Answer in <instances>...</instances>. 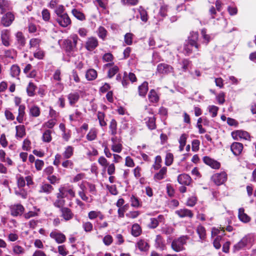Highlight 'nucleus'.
Listing matches in <instances>:
<instances>
[{"instance_id": "338daca9", "label": "nucleus", "mask_w": 256, "mask_h": 256, "mask_svg": "<svg viewBox=\"0 0 256 256\" xmlns=\"http://www.w3.org/2000/svg\"><path fill=\"white\" fill-rule=\"evenodd\" d=\"M64 7L62 5H58L56 8L55 12L57 15V16H58L60 15L64 14Z\"/></svg>"}, {"instance_id": "ddd939ff", "label": "nucleus", "mask_w": 256, "mask_h": 256, "mask_svg": "<svg viewBox=\"0 0 256 256\" xmlns=\"http://www.w3.org/2000/svg\"><path fill=\"white\" fill-rule=\"evenodd\" d=\"M98 46V40L94 37L88 38L86 42V48L87 50L92 51Z\"/></svg>"}, {"instance_id": "4be33fe9", "label": "nucleus", "mask_w": 256, "mask_h": 256, "mask_svg": "<svg viewBox=\"0 0 256 256\" xmlns=\"http://www.w3.org/2000/svg\"><path fill=\"white\" fill-rule=\"evenodd\" d=\"M148 82H144L138 88V93L140 96H145L148 91Z\"/></svg>"}, {"instance_id": "a211bd4d", "label": "nucleus", "mask_w": 256, "mask_h": 256, "mask_svg": "<svg viewBox=\"0 0 256 256\" xmlns=\"http://www.w3.org/2000/svg\"><path fill=\"white\" fill-rule=\"evenodd\" d=\"M167 168L165 166L162 168L154 176L155 180H160L164 179L167 176Z\"/></svg>"}, {"instance_id": "4468645a", "label": "nucleus", "mask_w": 256, "mask_h": 256, "mask_svg": "<svg viewBox=\"0 0 256 256\" xmlns=\"http://www.w3.org/2000/svg\"><path fill=\"white\" fill-rule=\"evenodd\" d=\"M61 212V216L66 220L68 221L72 220L74 217V214L72 210L67 208L64 207L60 210Z\"/></svg>"}, {"instance_id": "b1692460", "label": "nucleus", "mask_w": 256, "mask_h": 256, "mask_svg": "<svg viewBox=\"0 0 256 256\" xmlns=\"http://www.w3.org/2000/svg\"><path fill=\"white\" fill-rule=\"evenodd\" d=\"M74 148L72 146H68L65 148L64 151L62 153L64 158L66 159L70 158L74 154Z\"/></svg>"}, {"instance_id": "58836bf2", "label": "nucleus", "mask_w": 256, "mask_h": 256, "mask_svg": "<svg viewBox=\"0 0 256 256\" xmlns=\"http://www.w3.org/2000/svg\"><path fill=\"white\" fill-rule=\"evenodd\" d=\"M16 40L19 44L22 46L25 44L26 40L22 32H18L16 34Z\"/></svg>"}, {"instance_id": "0e129e2a", "label": "nucleus", "mask_w": 256, "mask_h": 256, "mask_svg": "<svg viewBox=\"0 0 256 256\" xmlns=\"http://www.w3.org/2000/svg\"><path fill=\"white\" fill-rule=\"evenodd\" d=\"M100 214V211L92 210L88 213V218L92 220L98 217V215Z\"/></svg>"}, {"instance_id": "37998d69", "label": "nucleus", "mask_w": 256, "mask_h": 256, "mask_svg": "<svg viewBox=\"0 0 256 256\" xmlns=\"http://www.w3.org/2000/svg\"><path fill=\"white\" fill-rule=\"evenodd\" d=\"M98 118L99 120L100 125L101 126H104L106 125V122L104 120L105 115L104 112H98Z\"/></svg>"}, {"instance_id": "8fccbe9b", "label": "nucleus", "mask_w": 256, "mask_h": 256, "mask_svg": "<svg viewBox=\"0 0 256 256\" xmlns=\"http://www.w3.org/2000/svg\"><path fill=\"white\" fill-rule=\"evenodd\" d=\"M246 244V240L245 238L241 240L238 244L234 245L235 250H238L244 248Z\"/></svg>"}, {"instance_id": "5fc2aeb1", "label": "nucleus", "mask_w": 256, "mask_h": 256, "mask_svg": "<svg viewBox=\"0 0 256 256\" xmlns=\"http://www.w3.org/2000/svg\"><path fill=\"white\" fill-rule=\"evenodd\" d=\"M131 206L134 207L138 208L140 206V202L138 198L134 196H132L130 198Z\"/></svg>"}, {"instance_id": "774afa93", "label": "nucleus", "mask_w": 256, "mask_h": 256, "mask_svg": "<svg viewBox=\"0 0 256 256\" xmlns=\"http://www.w3.org/2000/svg\"><path fill=\"white\" fill-rule=\"evenodd\" d=\"M44 166V162L40 160H36L35 161V167L37 170H42Z\"/></svg>"}, {"instance_id": "6ab92c4d", "label": "nucleus", "mask_w": 256, "mask_h": 256, "mask_svg": "<svg viewBox=\"0 0 256 256\" xmlns=\"http://www.w3.org/2000/svg\"><path fill=\"white\" fill-rule=\"evenodd\" d=\"M12 251L13 254L17 256H22L26 252V250L24 248L16 244L12 245Z\"/></svg>"}, {"instance_id": "e2e57ef3", "label": "nucleus", "mask_w": 256, "mask_h": 256, "mask_svg": "<svg viewBox=\"0 0 256 256\" xmlns=\"http://www.w3.org/2000/svg\"><path fill=\"white\" fill-rule=\"evenodd\" d=\"M47 179L50 181V182L52 184H55L56 183H58L60 180V178L57 177L54 175L48 176L47 178Z\"/></svg>"}, {"instance_id": "39448f33", "label": "nucleus", "mask_w": 256, "mask_h": 256, "mask_svg": "<svg viewBox=\"0 0 256 256\" xmlns=\"http://www.w3.org/2000/svg\"><path fill=\"white\" fill-rule=\"evenodd\" d=\"M173 68L166 64L162 63L158 65L156 74H168L173 72Z\"/></svg>"}, {"instance_id": "72a5a7b5", "label": "nucleus", "mask_w": 256, "mask_h": 256, "mask_svg": "<svg viewBox=\"0 0 256 256\" xmlns=\"http://www.w3.org/2000/svg\"><path fill=\"white\" fill-rule=\"evenodd\" d=\"M20 69L18 65L14 64L10 68V74L12 77H16L19 76Z\"/></svg>"}, {"instance_id": "79ce46f5", "label": "nucleus", "mask_w": 256, "mask_h": 256, "mask_svg": "<svg viewBox=\"0 0 256 256\" xmlns=\"http://www.w3.org/2000/svg\"><path fill=\"white\" fill-rule=\"evenodd\" d=\"M156 247L164 249V244L163 242L162 237L160 235H157L156 238Z\"/></svg>"}, {"instance_id": "f03ea898", "label": "nucleus", "mask_w": 256, "mask_h": 256, "mask_svg": "<svg viewBox=\"0 0 256 256\" xmlns=\"http://www.w3.org/2000/svg\"><path fill=\"white\" fill-rule=\"evenodd\" d=\"M188 238L186 236H182L174 240L171 244L172 248L176 252L184 250V245L186 243Z\"/></svg>"}, {"instance_id": "4d7b16f0", "label": "nucleus", "mask_w": 256, "mask_h": 256, "mask_svg": "<svg viewBox=\"0 0 256 256\" xmlns=\"http://www.w3.org/2000/svg\"><path fill=\"white\" fill-rule=\"evenodd\" d=\"M118 68L115 66L112 68H110L108 72V76L110 78H112L114 75H115L118 71Z\"/></svg>"}, {"instance_id": "393cba45", "label": "nucleus", "mask_w": 256, "mask_h": 256, "mask_svg": "<svg viewBox=\"0 0 256 256\" xmlns=\"http://www.w3.org/2000/svg\"><path fill=\"white\" fill-rule=\"evenodd\" d=\"M98 130L95 128H91L88 134H87L86 138V139L89 141H92L96 139L97 137Z\"/></svg>"}, {"instance_id": "c03bdc74", "label": "nucleus", "mask_w": 256, "mask_h": 256, "mask_svg": "<svg viewBox=\"0 0 256 256\" xmlns=\"http://www.w3.org/2000/svg\"><path fill=\"white\" fill-rule=\"evenodd\" d=\"M14 52L12 50H4L3 54L0 55V58L2 59L4 58H14Z\"/></svg>"}, {"instance_id": "69168bd1", "label": "nucleus", "mask_w": 256, "mask_h": 256, "mask_svg": "<svg viewBox=\"0 0 256 256\" xmlns=\"http://www.w3.org/2000/svg\"><path fill=\"white\" fill-rule=\"evenodd\" d=\"M133 34L131 33H127L124 36V42L128 45H130L132 42Z\"/></svg>"}, {"instance_id": "cd10ccee", "label": "nucleus", "mask_w": 256, "mask_h": 256, "mask_svg": "<svg viewBox=\"0 0 256 256\" xmlns=\"http://www.w3.org/2000/svg\"><path fill=\"white\" fill-rule=\"evenodd\" d=\"M146 120L147 126L150 130H154L156 128V118L154 116L148 117Z\"/></svg>"}, {"instance_id": "7c9ffc66", "label": "nucleus", "mask_w": 256, "mask_h": 256, "mask_svg": "<svg viewBox=\"0 0 256 256\" xmlns=\"http://www.w3.org/2000/svg\"><path fill=\"white\" fill-rule=\"evenodd\" d=\"M148 99L152 102H158L159 98L157 93L154 90H150L148 94Z\"/></svg>"}, {"instance_id": "052dcab7", "label": "nucleus", "mask_w": 256, "mask_h": 256, "mask_svg": "<svg viewBox=\"0 0 256 256\" xmlns=\"http://www.w3.org/2000/svg\"><path fill=\"white\" fill-rule=\"evenodd\" d=\"M98 35L100 38L104 40L106 35V30L102 26H100L98 30Z\"/></svg>"}, {"instance_id": "2eb2a0df", "label": "nucleus", "mask_w": 256, "mask_h": 256, "mask_svg": "<svg viewBox=\"0 0 256 256\" xmlns=\"http://www.w3.org/2000/svg\"><path fill=\"white\" fill-rule=\"evenodd\" d=\"M243 149V145L242 144L238 142H233L230 146V150L234 155H240Z\"/></svg>"}, {"instance_id": "dca6fc26", "label": "nucleus", "mask_w": 256, "mask_h": 256, "mask_svg": "<svg viewBox=\"0 0 256 256\" xmlns=\"http://www.w3.org/2000/svg\"><path fill=\"white\" fill-rule=\"evenodd\" d=\"M176 214L179 216V217L183 218H192L194 216L192 212L187 208H182L176 211Z\"/></svg>"}, {"instance_id": "7ed1b4c3", "label": "nucleus", "mask_w": 256, "mask_h": 256, "mask_svg": "<svg viewBox=\"0 0 256 256\" xmlns=\"http://www.w3.org/2000/svg\"><path fill=\"white\" fill-rule=\"evenodd\" d=\"M72 40H65L64 42V46L67 52H72L76 48L78 40V36L76 35H72L71 36Z\"/></svg>"}, {"instance_id": "f704fd0d", "label": "nucleus", "mask_w": 256, "mask_h": 256, "mask_svg": "<svg viewBox=\"0 0 256 256\" xmlns=\"http://www.w3.org/2000/svg\"><path fill=\"white\" fill-rule=\"evenodd\" d=\"M142 232L141 228L138 224H134L132 228V234L134 236H138Z\"/></svg>"}, {"instance_id": "423d86ee", "label": "nucleus", "mask_w": 256, "mask_h": 256, "mask_svg": "<svg viewBox=\"0 0 256 256\" xmlns=\"http://www.w3.org/2000/svg\"><path fill=\"white\" fill-rule=\"evenodd\" d=\"M226 179L227 174L225 172L216 173L212 177V180L218 186L223 184L226 180Z\"/></svg>"}, {"instance_id": "6e6d98bb", "label": "nucleus", "mask_w": 256, "mask_h": 256, "mask_svg": "<svg viewBox=\"0 0 256 256\" xmlns=\"http://www.w3.org/2000/svg\"><path fill=\"white\" fill-rule=\"evenodd\" d=\"M44 56H45L44 52L42 50H37L35 52H34V57L38 60L43 59Z\"/></svg>"}, {"instance_id": "f3484780", "label": "nucleus", "mask_w": 256, "mask_h": 256, "mask_svg": "<svg viewBox=\"0 0 256 256\" xmlns=\"http://www.w3.org/2000/svg\"><path fill=\"white\" fill-rule=\"evenodd\" d=\"M178 181L181 184L188 186L191 182L192 178L189 175L184 174L178 176Z\"/></svg>"}, {"instance_id": "e433bc0d", "label": "nucleus", "mask_w": 256, "mask_h": 256, "mask_svg": "<svg viewBox=\"0 0 256 256\" xmlns=\"http://www.w3.org/2000/svg\"><path fill=\"white\" fill-rule=\"evenodd\" d=\"M196 232L201 240H204L206 236V232L204 228L200 225L196 228Z\"/></svg>"}, {"instance_id": "473e14b6", "label": "nucleus", "mask_w": 256, "mask_h": 256, "mask_svg": "<svg viewBox=\"0 0 256 256\" xmlns=\"http://www.w3.org/2000/svg\"><path fill=\"white\" fill-rule=\"evenodd\" d=\"M16 136L20 138H22L26 134L25 128L23 125L18 126L16 127Z\"/></svg>"}, {"instance_id": "2f4dec72", "label": "nucleus", "mask_w": 256, "mask_h": 256, "mask_svg": "<svg viewBox=\"0 0 256 256\" xmlns=\"http://www.w3.org/2000/svg\"><path fill=\"white\" fill-rule=\"evenodd\" d=\"M36 87L33 82H30L26 88L28 94L30 96H32L34 94V92Z\"/></svg>"}, {"instance_id": "9d476101", "label": "nucleus", "mask_w": 256, "mask_h": 256, "mask_svg": "<svg viewBox=\"0 0 256 256\" xmlns=\"http://www.w3.org/2000/svg\"><path fill=\"white\" fill-rule=\"evenodd\" d=\"M232 138L236 140H238V138H243L248 140L250 138L249 134L247 132L242 130L233 132L232 133Z\"/></svg>"}, {"instance_id": "49530a36", "label": "nucleus", "mask_w": 256, "mask_h": 256, "mask_svg": "<svg viewBox=\"0 0 256 256\" xmlns=\"http://www.w3.org/2000/svg\"><path fill=\"white\" fill-rule=\"evenodd\" d=\"M51 132L50 130H46L44 132L42 138L44 142H49L52 140Z\"/></svg>"}, {"instance_id": "c756f323", "label": "nucleus", "mask_w": 256, "mask_h": 256, "mask_svg": "<svg viewBox=\"0 0 256 256\" xmlns=\"http://www.w3.org/2000/svg\"><path fill=\"white\" fill-rule=\"evenodd\" d=\"M96 71L94 69H90L88 70L86 74V77L88 80H94L96 78Z\"/></svg>"}, {"instance_id": "20e7f679", "label": "nucleus", "mask_w": 256, "mask_h": 256, "mask_svg": "<svg viewBox=\"0 0 256 256\" xmlns=\"http://www.w3.org/2000/svg\"><path fill=\"white\" fill-rule=\"evenodd\" d=\"M10 210L12 216H18L23 214L25 208L21 204H16L10 205Z\"/></svg>"}, {"instance_id": "0eeeda50", "label": "nucleus", "mask_w": 256, "mask_h": 256, "mask_svg": "<svg viewBox=\"0 0 256 256\" xmlns=\"http://www.w3.org/2000/svg\"><path fill=\"white\" fill-rule=\"evenodd\" d=\"M14 20V16L11 12H8L4 14L1 18V24L5 26H9Z\"/></svg>"}, {"instance_id": "f8f14e48", "label": "nucleus", "mask_w": 256, "mask_h": 256, "mask_svg": "<svg viewBox=\"0 0 256 256\" xmlns=\"http://www.w3.org/2000/svg\"><path fill=\"white\" fill-rule=\"evenodd\" d=\"M203 161L206 165L214 169H218L220 166V164L219 162L208 156H204Z\"/></svg>"}, {"instance_id": "13d9d810", "label": "nucleus", "mask_w": 256, "mask_h": 256, "mask_svg": "<svg viewBox=\"0 0 256 256\" xmlns=\"http://www.w3.org/2000/svg\"><path fill=\"white\" fill-rule=\"evenodd\" d=\"M102 240L105 245L110 246L112 242L113 239L110 235L108 234L104 236Z\"/></svg>"}, {"instance_id": "09e8293b", "label": "nucleus", "mask_w": 256, "mask_h": 256, "mask_svg": "<svg viewBox=\"0 0 256 256\" xmlns=\"http://www.w3.org/2000/svg\"><path fill=\"white\" fill-rule=\"evenodd\" d=\"M174 160V156L172 153H168L165 158V164L167 166H170Z\"/></svg>"}, {"instance_id": "680f3d73", "label": "nucleus", "mask_w": 256, "mask_h": 256, "mask_svg": "<svg viewBox=\"0 0 256 256\" xmlns=\"http://www.w3.org/2000/svg\"><path fill=\"white\" fill-rule=\"evenodd\" d=\"M58 253L62 256H66L68 254V251L66 250L64 245L59 246L58 247Z\"/></svg>"}, {"instance_id": "9b49d317", "label": "nucleus", "mask_w": 256, "mask_h": 256, "mask_svg": "<svg viewBox=\"0 0 256 256\" xmlns=\"http://www.w3.org/2000/svg\"><path fill=\"white\" fill-rule=\"evenodd\" d=\"M10 32L8 30H4L1 32L0 38L2 44L6 46H10Z\"/></svg>"}, {"instance_id": "ea45409f", "label": "nucleus", "mask_w": 256, "mask_h": 256, "mask_svg": "<svg viewBox=\"0 0 256 256\" xmlns=\"http://www.w3.org/2000/svg\"><path fill=\"white\" fill-rule=\"evenodd\" d=\"M30 114L34 117H37L40 114V109L38 106H33L30 109Z\"/></svg>"}, {"instance_id": "a18cd8bd", "label": "nucleus", "mask_w": 256, "mask_h": 256, "mask_svg": "<svg viewBox=\"0 0 256 256\" xmlns=\"http://www.w3.org/2000/svg\"><path fill=\"white\" fill-rule=\"evenodd\" d=\"M65 204V200H64V198H57V199L55 200L54 203V206L60 208V210L62 208H64V206Z\"/></svg>"}, {"instance_id": "6e6552de", "label": "nucleus", "mask_w": 256, "mask_h": 256, "mask_svg": "<svg viewBox=\"0 0 256 256\" xmlns=\"http://www.w3.org/2000/svg\"><path fill=\"white\" fill-rule=\"evenodd\" d=\"M50 236L55 240L58 244L64 243L66 240V237L64 234L56 230L52 231Z\"/></svg>"}, {"instance_id": "c9c22d12", "label": "nucleus", "mask_w": 256, "mask_h": 256, "mask_svg": "<svg viewBox=\"0 0 256 256\" xmlns=\"http://www.w3.org/2000/svg\"><path fill=\"white\" fill-rule=\"evenodd\" d=\"M79 196L84 201L90 203L92 202V196H88L86 195L85 192L79 191L78 193Z\"/></svg>"}, {"instance_id": "aec40b11", "label": "nucleus", "mask_w": 256, "mask_h": 256, "mask_svg": "<svg viewBox=\"0 0 256 256\" xmlns=\"http://www.w3.org/2000/svg\"><path fill=\"white\" fill-rule=\"evenodd\" d=\"M238 217L240 221L244 223H247L250 220V218L246 213L244 208H240L238 210Z\"/></svg>"}, {"instance_id": "de8ad7c7", "label": "nucleus", "mask_w": 256, "mask_h": 256, "mask_svg": "<svg viewBox=\"0 0 256 256\" xmlns=\"http://www.w3.org/2000/svg\"><path fill=\"white\" fill-rule=\"evenodd\" d=\"M41 40L39 38H33L30 41V48H38L40 46Z\"/></svg>"}, {"instance_id": "864d4df0", "label": "nucleus", "mask_w": 256, "mask_h": 256, "mask_svg": "<svg viewBox=\"0 0 256 256\" xmlns=\"http://www.w3.org/2000/svg\"><path fill=\"white\" fill-rule=\"evenodd\" d=\"M208 111L212 114V118L216 117L217 116L218 111V108L215 106H208Z\"/></svg>"}, {"instance_id": "5701e85b", "label": "nucleus", "mask_w": 256, "mask_h": 256, "mask_svg": "<svg viewBox=\"0 0 256 256\" xmlns=\"http://www.w3.org/2000/svg\"><path fill=\"white\" fill-rule=\"evenodd\" d=\"M25 106L24 105H20L18 108V114L16 118V120L19 123H22L24 120V118L25 115Z\"/></svg>"}, {"instance_id": "603ef678", "label": "nucleus", "mask_w": 256, "mask_h": 256, "mask_svg": "<svg viewBox=\"0 0 256 256\" xmlns=\"http://www.w3.org/2000/svg\"><path fill=\"white\" fill-rule=\"evenodd\" d=\"M82 228L86 232H90L92 230L93 225L90 222H84L82 224Z\"/></svg>"}, {"instance_id": "bf43d9fd", "label": "nucleus", "mask_w": 256, "mask_h": 256, "mask_svg": "<svg viewBox=\"0 0 256 256\" xmlns=\"http://www.w3.org/2000/svg\"><path fill=\"white\" fill-rule=\"evenodd\" d=\"M107 167H108L107 172L108 175L112 176L115 174L116 166L114 163L109 164Z\"/></svg>"}, {"instance_id": "3c124183", "label": "nucleus", "mask_w": 256, "mask_h": 256, "mask_svg": "<svg viewBox=\"0 0 256 256\" xmlns=\"http://www.w3.org/2000/svg\"><path fill=\"white\" fill-rule=\"evenodd\" d=\"M98 163L105 169L109 164L108 160L103 156H100L98 160Z\"/></svg>"}, {"instance_id": "1a4fd4ad", "label": "nucleus", "mask_w": 256, "mask_h": 256, "mask_svg": "<svg viewBox=\"0 0 256 256\" xmlns=\"http://www.w3.org/2000/svg\"><path fill=\"white\" fill-rule=\"evenodd\" d=\"M56 22L62 27H67L71 24V20L67 14H64L56 18Z\"/></svg>"}, {"instance_id": "a878e982", "label": "nucleus", "mask_w": 256, "mask_h": 256, "mask_svg": "<svg viewBox=\"0 0 256 256\" xmlns=\"http://www.w3.org/2000/svg\"><path fill=\"white\" fill-rule=\"evenodd\" d=\"M80 98L79 94L78 92L70 93L68 95V99L70 105L76 103Z\"/></svg>"}, {"instance_id": "f257e3e1", "label": "nucleus", "mask_w": 256, "mask_h": 256, "mask_svg": "<svg viewBox=\"0 0 256 256\" xmlns=\"http://www.w3.org/2000/svg\"><path fill=\"white\" fill-rule=\"evenodd\" d=\"M75 196V192L70 186H61L56 194L57 198H67L72 200Z\"/></svg>"}, {"instance_id": "4c0bfd02", "label": "nucleus", "mask_w": 256, "mask_h": 256, "mask_svg": "<svg viewBox=\"0 0 256 256\" xmlns=\"http://www.w3.org/2000/svg\"><path fill=\"white\" fill-rule=\"evenodd\" d=\"M72 14L74 17H76L77 19L79 20H84L86 19L84 14L82 12L77 10L76 9L72 10Z\"/></svg>"}, {"instance_id": "c85d7f7f", "label": "nucleus", "mask_w": 256, "mask_h": 256, "mask_svg": "<svg viewBox=\"0 0 256 256\" xmlns=\"http://www.w3.org/2000/svg\"><path fill=\"white\" fill-rule=\"evenodd\" d=\"M137 246L141 251H146L148 250V244L144 240H140L137 242Z\"/></svg>"}, {"instance_id": "a19ab883", "label": "nucleus", "mask_w": 256, "mask_h": 256, "mask_svg": "<svg viewBox=\"0 0 256 256\" xmlns=\"http://www.w3.org/2000/svg\"><path fill=\"white\" fill-rule=\"evenodd\" d=\"M111 149L114 152L120 153L122 149V144L118 142V144H112L111 146Z\"/></svg>"}, {"instance_id": "bb28decb", "label": "nucleus", "mask_w": 256, "mask_h": 256, "mask_svg": "<svg viewBox=\"0 0 256 256\" xmlns=\"http://www.w3.org/2000/svg\"><path fill=\"white\" fill-rule=\"evenodd\" d=\"M110 132L112 136H115L117 133V122L114 119L112 120L109 126Z\"/></svg>"}, {"instance_id": "412c9836", "label": "nucleus", "mask_w": 256, "mask_h": 256, "mask_svg": "<svg viewBox=\"0 0 256 256\" xmlns=\"http://www.w3.org/2000/svg\"><path fill=\"white\" fill-rule=\"evenodd\" d=\"M53 190L54 188L50 184H42L40 186L39 192L40 193L44 192L46 194H49L51 193Z\"/></svg>"}]
</instances>
